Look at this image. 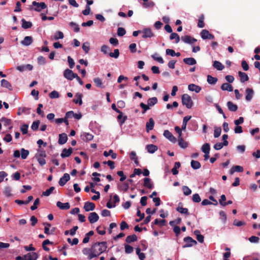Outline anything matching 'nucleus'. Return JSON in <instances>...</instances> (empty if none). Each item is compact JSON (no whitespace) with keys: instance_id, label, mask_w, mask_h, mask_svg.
Returning a JSON list of instances; mask_svg holds the SVG:
<instances>
[{"instance_id":"nucleus-1","label":"nucleus","mask_w":260,"mask_h":260,"mask_svg":"<svg viewBox=\"0 0 260 260\" xmlns=\"http://www.w3.org/2000/svg\"><path fill=\"white\" fill-rule=\"evenodd\" d=\"M92 250L98 256L101 253L104 252L107 248V244L106 242H96L92 245Z\"/></svg>"},{"instance_id":"nucleus-2","label":"nucleus","mask_w":260,"mask_h":260,"mask_svg":"<svg viewBox=\"0 0 260 260\" xmlns=\"http://www.w3.org/2000/svg\"><path fill=\"white\" fill-rule=\"evenodd\" d=\"M182 104L188 109H190L193 104L190 95L187 94H184L181 98Z\"/></svg>"},{"instance_id":"nucleus-3","label":"nucleus","mask_w":260,"mask_h":260,"mask_svg":"<svg viewBox=\"0 0 260 260\" xmlns=\"http://www.w3.org/2000/svg\"><path fill=\"white\" fill-rule=\"evenodd\" d=\"M82 253L84 255H87L89 259H91L92 258L96 257V255L94 254V252L92 250V246H91L90 248H83L82 250Z\"/></svg>"},{"instance_id":"nucleus-4","label":"nucleus","mask_w":260,"mask_h":260,"mask_svg":"<svg viewBox=\"0 0 260 260\" xmlns=\"http://www.w3.org/2000/svg\"><path fill=\"white\" fill-rule=\"evenodd\" d=\"M184 241L186 243L183 246V248L190 247L197 244V241L190 237L184 238Z\"/></svg>"},{"instance_id":"nucleus-5","label":"nucleus","mask_w":260,"mask_h":260,"mask_svg":"<svg viewBox=\"0 0 260 260\" xmlns=\"http://www.w3.org/2000/svg\"><path fill=\"white\" fill-rule=\"evenodd\" d=\"M63 76L68 80H72L75 77H77V74L74 73L72 70L67 69L64 70Z\"/></svg>"},{"instance_id":"nucleus-6","label":"nucleus","mask_w":260,"mask_h":260,"mask_svg":"<svg viewBox=\"0 0 260 260\" xmlns=\"http://www.w3.org/2000/svg\"><path fill=\"white\" fill-rule=\"evenodd\" d=\"M163 135L172 143H175L177 141L176 138L169 130L164 131Z\"/></svg>"},{"instance_id":"nucleus-7","label":"nucleus","mask_w":260,"mask_h":260,"mask_svg":"<svg viewBox=\"0 0 260 260\" xmlns=\"http://www.w3.org/2000/svg\"><path fill=\"white\" fill-rule=\"evenodd\" d=\"M142 37L144 39L150 38L154 37V34L152 30L149 28H146L143 29L142 31Z\"/></svg>"},{"instance_id":"nucleus-8","label":"nucleus","mask_w":260,"mask_h":260,"mask_svg":"<svg viewBox=\"0 0 260 260\" xmlns=\"http://www.w3.org/2000/svg\"><path fill=\"white\" fill-rule=\"evenodd\" d=\"M32 5L35 7L34 10L38 12H40L42 10L46 8V5L44 3H37L34 1L32 3Z\"/></svg>"},{"instance_id":"nucleus-9","label":"nucleus","mask_w":260,"mask_h":260,"mask_svg":"<svg viewBox=\"0 0 260 260\" xmlns=\"http://www.w3.org/2000/svg\"><path fill=\"white\" fill-rule=\"evenodd\" d=\"M16 69L20 72L26 71H31L33 69V66L30 64H23L16 67Z\"/></svg>"},{"instance_id":"nucleus-10","label":"nucleus","mask_w":260,"mask_h":260,"mask_svg":"<svg viewBox=\"0 0 260 260\" xmlns=\"http://www.w3.org/2000/svg\"><path fill=\"white\" fill-rule=\"evenodd\" d=\"M88 218L89 222L92 224L98 221L99 216L96 212H91L89 214Z\"/></svg>"},{"instance_id":"nucleus-11","label":"nucleus","mask_w":260,"mask_h":260,"mask_svg":"<svg viewBox=\"0 0 260 260\" xmlns=\"http://www.w3.org/2000/svg\"><path fill=\"white\" fill-rule=\"evenodd\" d=\"M245 100L248 102L250 101L254 95L253 90L252 88H247L245 90Z\"/></svg>"},{"instance_id":"nucleus-12","label":"nucleus","mask_w":260,"mask_h":260,"mask_svg":"<svg viewBox=\"0 0 260 260\" xmlns=\"http://www.w3.org/2000/svg\"><path fill=\"white\" fill-rule=\"evenodd\" d=\"M201 36L204 40L205 39H213L214 37L213 35L209 33V31L206 29H203L201 32Z\"/></svg>"},{"instance_id":"nucleus-13","label":"nucleus","mask_w":260,"mask_h":260,"mask_svg":"<svg viewBox=\"0 0 260 260\" xmlns=\"http://www.w3.org/2000/svg\"><path fill=\"white\" fill-rule=\"evenodd\" d=\"M33 42L32 37L31 36H26L24 37V39L21 41L20 43L21 45L27 46L32 44Z\"/></svg>"},{"instance_id":"nucleus-14","label":"nucleus","mask_w":260,"mask_h":260,"mask_svg":"<svg viewBox=\"0 0 260 260\" xmlns=\"http://www.w3.org/2000/svg\"><path fill=\"white\" fill-rule=\"evenodd\" d=\"M70 177L69 174L65 173L63 176L61 177L59 181V184L63 186H64L66 183L70 180Z\"/></svg>"},{"instance_id":"nucleus-15","label":"nucleus","mask_w":260,"mask_h":260,"mask_svg":"<svg viewBox=\"0 0 260 260\" xmlns=\"http://www.w3.org/2000/svg\"><path fill=\"white\" fill-rule=\"evenodd\" d=\"M38 254L36 252H30L23 256L24 260H36Z\"/></svg>"},{"instance_id":"nucleus-16","label":"nucleus","mask_w":260,"mask_h":260,"mask_svg":"<svg viewBox=\"0 0 260 260\" xmlns=\"http://www.w3.org/2000/svg\"><path fill=\"white\" fill-rule=\"evenodd\" d=\"M182 41L186 44H192L197 41V40L189 36H184L181 37Z\"/></svg>"},{"instance_id":"nucleus-17","label":"nucleus","mask_w":260,"mask_h":260,"mask_svg":"<svg viewBox=\"0 0 260 260\" xmlns=\"http://www.w3.org/2000/svg\"><path fill=\"white\" fill-rule=\"evenodd\" d=\"M95 207V204L89 202H85L84 206V209L87 212L94 210Z\"/></svg>"},{"instance_id":"nucleus-18","label":"nucleus","mask_w":260,"mask_h":260,"mask_svg":"<svg viewBox=\"0 0 260 260\" xmlns=\"http://www.w3.org/2000/svg\"><path fill=\"white\" fill-rule=\"evenodd\" d=\"M188 89L189 90L191 91H194L196 93H199L201 91L202 88L199 85H197L194 84H190L188 85Z\"/></svg>"},{"instance_id":"nucleus-19","label":"nucleus","mask_w":260,"mask_h":260,"mask_svg":"<svg viewBox=\"0 0 260 260\" xmlns=\"http://www.w3.org/2000/svg\"><path fill=\"white\" fill-rule=\"evenodd\" d=\"M154 124V120L152 118H149V121L146 124V130L147 132L148 133L150 131L153 129Z\"/></svg>"},{"instance_id":"nucleus-20","label":"nucleus","mask_w":260,"mask_h":260,"mask_svg":"<svg viewBox=\"0 0 260 260\" xmlns=\"http://www.w3.org/2000/svg\"><path fill=\"white\" fill-rule=\"evenodd\" d=\"M73 152V149L72 148H69V149L64 148L62 150V152L60 154V156L62 158H65L67 157H69L71 155Z\"/></svg>"},{"instance_id":"nucleus-21","label":"nucleus","mask_w":260,"mask_h":260,"mask_svg":"<svg viewBox=\"0 0 260 260\" xmlns=\"http://www.w3.org/2000/svg\"><path fill=\"white\" fill-rule=\"evenodd\" d=\"M82 139L84 141H89L93 139V136L88 133H83L81 135Z\"/></svg>"},{"instance_id":"nucleus-22","label":"nucleus","mask_w":260,"mask_h":260,"mask_svg":"<svg viewBox=\"0 0 260 260\" xmlns=\"http://www.w3.org/2000/svg\"><path fill=\"white\" fill-rule=\"evenodd\" d=\"M68 140V137L66 134L62 133L59 135L58 144L63 145L65 144Z\"/></svg>"},{"instance_id":"nucleus-23","label":"nucleus","mask_w":260,"mask_h":260,"mask_svg":"<svg viewBox=\"0 0 260 260\" xmlns=\"http://www.w3.org/2000/svg\"><path fill=\"white\" fill-rule=\"evenodd\" d=\"M56 206L61 210H68L70 208L69 203H63L59 201L57 202Z\"/></svg>"},{"instance_id":"nucleus-24","label":"nucleus","mask_w":260,"mask_h":260,"mask_svg":"<svg viewBox=\"0 0 260 260\" xmlns=\"http://www.w3.org/2000/svg\"><path fill=\"white\" fill-rule=\"evenodd\" d=\"M243 171V168L240 166H235L232 167L230 170V174L232 175L235 172H242Z\"/></svg>"},{"instance_id":"nucleus-25","label":"nucleus","mask_w":260,"mask_h":260,"mask_svg":"<svg viewBox=\"0 0 260 260\" xmlns=\"http://www.w3.org/2000/svg\"><path fill=\"white\" fill-rule=\"evenodd\" d=\"M183 62L190 66L194 65L197 63L196 60L192 57L185 58L183 59Z\"/></svg>"},{"instance_id":"nucleus-26","label":"nucleus","mask_w":260,"mask_h":260,"mask_svg":"<svg viewBox=\"0 0 260 260\" xmlns=\"http://www.w3.org/2000/svg\"><path fill=\"white\" fill-rule=\"evenodd\" d=\"M238 75L240 78V81L241 82L244 83L248 80V76L245 73L239 71L238 72Z\"/></svg>"},{"instance_id":"nucleus-27","label":"nucleus","mask_w":260,"mask_h":260,"mask_svg":"<svg viewBox=\"0 0 260 260\" xmlns=\"http://www.w3.org/2000/svg\"><path fill=\"white\" fill-rule=\"evenodd\" d=\"M64 37V35L62 32L60 31H56L54 35L51 37V40H57L58 39H62Z\"/></svg>"},{"instance_id":"nucleus-28","label":"nucleus","mask_w":260,"mask_h":260,"mask_svg":"<svg viewBox=\"0 0 260 260\" xmlns=\"http://www.w3.org/2000/svg\"><path fill=\"white\" fill-rule=\"evenodd\" d=\"M151 57L155 61H157L159 63H164V60L163 58L159 55V54L157 53H155L151 55Z\"/></svg>"},{"instance_id":"nucleus-29","label":"nucleus","mask_w":260,"mask_h":260,"mask_svg":"<svg viewBox=\"0 0 260 260\" xmlns=\"http://www.w3.org/2000/svg\"><path fill=\"white\" fill-rule=\"evenodd\" d=\"M178 145L181 148L185 149L187 147L188 143L185 141L182 138V137L178 138Z\"/></svg>"},{"instance_id":"nucleus-30","label":"nucleus","mask_w":260,"mask_h":260,"mask_svg":"<svg viewBox=\"0 0 260 260\" xmlns=\"http://www.w3.org/2000/svg\"><path fill=\"white\" fill-rule=\"evenodd\" d=\"M221 89L223 91H232L233 90L232 86L229 83H225L221 85Z\"/></svg>"},{"instance_id":"nucleus-31","label":"nucleus","mask_w":260,"mask_h":260,"mask_svg":"<svg viewBox=\"0 0 260 260\" xmlns=\"http://www.w3.org/2000/svg\"><path fill=\"white\" fill-rule=\"evenodd\" d=\"M82 94L80 93H77L75 95V99H74L73 102L75 104H79V105H81L82 104Z\"/></svg>"},{"instance_id":"nucleus-32","label":"nucleus","mask_w":260,"mask_h":260,"mask_svg":"<svg viewBox=\"0 0 260 260\" xmlns=\"http://www.w3.org/2000/svg\"><path fill=\"white\" fill-rule=\"evenodd\" d=\"M146 149L148 152L153 153L157 150V147L153 144H149L146 146Z\"/></svg>"},{"instance_id":"nucleus-33","label":"nucleus","mask_w":260,"mask_h":260,"mask_svg":"<svg viewBox=\"0 0 260 260\" xmlns=\"http://www.w3.org/2000/svg\"><path fill=\"white\" fill-rule=\"evenodd\" d=\"M144 186L149 189L153 188V185L151 182V180L149 178H145L144 179Z\"/></svg>"},{"instance_id":"nucleus-34","label":"nucleus","mask_w":260,"mask_h":260,"mask_svg":"<svg viewBox=\"0 0 260 260\" xmlns=\"http://www.w3.org/2000/svg\"><path fill=\"white\" fill-rule=\"evenodd\" d=\"M213 66L218 71H221L224 68V66L221 62L216 60L214 61Z\"/></svg>"},{"instance_id":"nucleus-35","label":"nucleus","mask_w":260,"mask_h":260,"mask_svg":"<svg viewBox=\"0 0 260 260\" xmlns=\"http://www.w3.org/2000/svg\"><path fill=\"white\" fill-rule=\"evenodd\" d=\"M1 86L2 87H5L9 90H12V86L9 82L5 79H3L1 81Z\"/></svg>"},{"instance_id":"nucleus-36","label":"nucleus","mask_w":260,"mask_h":260,"mask_svg":"<svg viewBox=\"0 0 260 260\" xmlns=\"http://www.w3.org/2000/svg\"><path fill=\"white\" fill-rule=\"evenodd\" d=\"M227 106L229 110L233 112L237 111L238 109L237 106L230 101L227 103Z\"/></svg>"},{"instance_id":"nucleus-37","label":"nucleus","mask_w":260,"mask_h":260,"mask_svg":"<svg viewBox=\"0 0 260 260\" xmlns=\"http://www.w3.org/2000/svg\"><path fill=\"white\" fill-rule=\"evenodd\" d=\"M22 27L24 29L30 28L32 26V23L29 21H26L24 19L21 20Z\"/></svg>"},{"instance_id":"nucleus-38","label":"nucleus","mask_w":260,"mask_h":260,"mask_svg":"<svg viewBox=\"0 0 260 260\" xmlns=\"http://www.w3.org/2000/svg\"><path fill=\"white\" fill-rule=\"evenodd\" d=\"M191 116H186L183 118L182 125L181 127L182 130H185L187 122L191 119Z\"/></svg>"},{"instance_id":"nucleus-39","label":"nucleus","mask_w":260,"mask_h":260,"mask_svg":"<svg viewBox=\"0 0 260 260\" xmlns=\"http://www.w3.org/2000/svg\"><path fill=\"white\" fill-rule=\"evenodd\" d=\"M157 103V99L156 97L149 98L147 101V104L149 107L153 106Z\"/></svg>"},{"instance_id":"nucleus-40","label":"nucleus","mask_w":260,"mask_h":260,"mask_svg":"<svg viewBox=\"0 0 260 260\" xmlns=\"http://www.w3.org/2000/svg\"><path fill=\"white\" fill-rule=\"evenodd\" d=\"M210 150V146L209 144H208V143L204 144L201 148V150L204 153H209Z\"/></svg>"},{"instance_id":"nucleus-41","label":"nucleus","mask_w":260,"mask_h":260,"mask_svg":"<svg viewBox=\"0 0 260 260\" xmlns=\"http://www.w3.org/2000/svg\"><path fill=\"white\" fill-rule=\"evenodd\" d=\"M104 155L106 157L111 155L112 159H115L117 157V154L114 153L112 150H110L108 152L104 151Z\"/></svg>"},{"instance_id":"nucleus-42","label":"nucleus","mask_w":260,"mask_h":260,"mask_svg":"<svg viewBox=\"0 0 260 260\" xmlns=\"http://www.w3.org/2000/svg\"><path fill=\"white\" fill-rule=\"evenodd\" d=\"M46 156V152L43 150L38 149L37 153L35 155V158L45 157Z\"/></svg>"},{"instance_id":"nucleus-43","label":"nucleus","mask_w":260,"mask_h":260,"mask_svg":"<svg viewBox=\"0 0 260 260\" xmlns=\"http://www.w3.org/2000/svg\"><path fill=\"white\" fill-rule=\"evenodd\" d=\"M21 157L22 159H26L29 154V152L27 150H25L24 148H21L20 150Z\"/></svg>"},{"instance_id":"nucleus-44","label":"nucleus","mask_w":260,"mask_h":260,"mask_svg":"<svg viewBox=\"0 0 260 260\" xmlns=\"http://www.w3.org/2000/svg\"><path fill=\"white\" fill-rule=\"evenodd\" d=\"M214 137L215 138H218L221 133V128L220 127L215 126L214 127Z\"/></svg>"},{"instance_id":"nucleus-45","label":"nucleus","mask_w":260,"mask_h":260,"mask_svg":"<svg viewBox=\"0 0 260 260\" xmlns=\"http://www.w3.org/2000/svg\"><path fill=\"white\" fill-rule=\"evenodd\" d=\"M129 157L132 160H134L135 163L138 165L139 162L137 157L136 153L135 151H132L129 154Z\"/></svg>"},{"instance_id":"nucleus-46","label":"nucleus","mask_w":260,"mask_h":260,"mask_svg":"<svg viewBox=\"0 0 260 260\" xmlns=\"http://www.w3.org/2000/svg\"><path fill=\"white\" fill-rule=\"evenodd\" d=\"M217 81V79L215 77H213L211 75H208L207 76V82L210 84H215Z\"/></svg>"},{"instance_id":"nucleus-47","label":"nucleus","mask_w":260,"mask_h":260,"mask_svg":"<svg viewBox=\"0 0 260 260\" xmlns=\"http://www.w3.org/2000/svg\"><path fill=\"white\" fill-rule=\"evenodd\" d=\"M191 167L193 169H198L201 168V165L198 161L192 160L191 161Z\"/></svg>"},{"instance_id":"nucleus-48","label":"nucleus","mask_w":260,"mask_h":260,"mask_svg":"<svg viewBox=\"0 0 260 260\" xmlns=\"http://www.w3.org/2000/svg\"><path fill=\"white\" fill-rule=\"evenodd\" d=\"M180 163L179 162H176L174 165V168L172 170V172L173 175H177L178 173L177 169L180 167Z\"/></svg>"},{"instance_id":"nucleus-49","label":"nucleus","mask_w":260,"mask_h":260,"mask_svg":"<svg viewBox=\"0 0 260 260\" xmlns=\"http://www.w3.org/2000/svg\"><path fill=\"white\" fill-rule=\"evenodd\" d=\"M137 240V237L135 235H133L131 236H128L126 237V242L127 243H131L132 242H135Z\"/></svg>"},{"instance_id":"nucleus-50","label":"nucleus","mask_w":260,"mask_h":260,"mask_svg":"<svg viewBox=\"0 0 260 260\" xmlns=\"http://www.w3.org/2000/svg\"><path fill=\"white\" fill-rule=\"evenodd\" d=\"M170 39L171 40L175 39L176 43H178L180 41L179 36L175 32L171 33Z\"/></svg>"},{"instance_id":"nucleus-51","label":"nucleus","mask_w":260,"mask_h":260,"mask_svg":"<svg viewBox=\"0 0 260 260\" xmlns=\"http://www.w3.org/2000/svg\"><path fill=\"white\" fill-rule=\"evenodd\" d=\"M93 82L95 84L96 86L98 87L103 88L102 81L100 78H95L93 79Z\"/></svg>"},{"instance_id":"nucleus-52","label":"nucleus","mask_w":260,"mask_h":260,"mask_svg":"<svg viewBox=\"0 0 260 260\" xmlns=\"http://www.w3.org/2000/svg\"><path fill=\"white\" fill-rule=\"evenodd\" d=\"M43 225L45 226L44 227V233L47 235H50V230L51 228V224L49 223L45 222L43 223Z\"/></svg>"},{"instance_id":"nucleus-53","label":"nucleus","mask_w":260,"mask_h":260,"mask_svg":"<svg viewBox=\"0 0 260 260\" xmlns=\"http://www.w3.org/2000/svg\"><path fill=\"white\" fill-rule=\"evenodd\" d=\"M82 49L84 50V51L87 53L89 52V51L90 50V46L89 43L88 42H84L82 45Z\"/></svg>"},{"instance_id":"nucleus-54","label":"nucleus","mask_w":260,"mask_h":260,"mask_svg":"<svg viewBox=\"0 0 260 260\" xmlns=\"http://www.w3.org/2000/svg\"><path fill=\"white\" fill-rule=\"evenodd\" d=\"M182 190L185 196H189L191 193V189L187 186H183Z\"/></svg>"},{"instance_id":"nucleus-55","label":"nucleus","mask_w":260,"mask_h":260,"mask_svg":"<svg viewBox=\"0 0 260 260\" xmlns=\"http://www.w3.org/2000/svg\"><path fill=\"white\" fill-rule=\"evenodd\" d=\"M176 210L181 214H188V209L186 208H183L182 206H178Z\"/></svg>"},{"instance_id":"nucleus-56","label":"nucleus","mask_w":260,"mask_h":260,"mask_svg":"<svg viewBox=\"0 0 260 260\" xmlns=\"http://www.w3.org/2000/svg\"><path fill=\"white\" fill-rule=\"evenodd\" d=\"M1 121L4 123L5 126L10 125L11 124V120L5 117L2 118Z\"/></svg>"},{"instance_id":"nucleus-57","label":"nucleus","mask_w":260,"mask_h":260,"mask_svg":"<svg viewBox=\"0 0 260 260\" xmlns=\"http://www.w3.org/2000/svg\"><path fill=\"white\" fill-rule=\"evenodd\" d=\"M119 55V51L118 49H115L114 50V52H111L109 53V56L114 58H117Z\"/></svg>"},{"instance_id":"nucleus-58","label":"nucleus","mask_w":260,"mask_h":260,"mask_svg":"<svg viewBox=\"0 0 260 260\" xmlns=\"http://www.w3.org/2000/svg\"><path fill=\"white\" fill-rule=\"evenodd\" d=\"M119 113L120 114L117 116V118L118 120H120L119 123L121 125L122 124H123L124 123L125 121L126 120V116L123 117L122 113L121 111H120V113Z\"/></svg>"},{"instance_id":"nucleus-59","label":"nucleus","mask_w":260,"mask_h":260,"mask_svg":"<svg viewBox=\"0 0 260 260\" xmlns=\"http://www.w3.org/2000/svg\"><path fill=\"white\" fill-rule=\"evenodd\" d=\"M154 224H157L160 226H163L165 225L166 223V220L164 219H156L154 220Z\"/></svg>"},{"instance_id":"nucleus-60","label":"nucleus","mask_w":260,"mask_h":260,"mask_svg":"<svg viewBox=\"0 0 260 260\" xmlns=\"http://www.w3.org/2000/svg\"><path fill=\"white\" fill-rule=\"evenodd\" d=\"M129 188V185L127 183H124L123 184L119 185V189L121 191H126Z\"/></svg>"},{"instance_id":"nucleus-61","label":"nucleus","mask_w":260,"mask_h":260,"mask_svg":"<svg viewBox=\"0 0 260 260\" xmlns=\"http://www.w3.org/2000/svg\"><path fill=\"white\" fill-rule=\"evenodd\" d=\"M49 97L51 99H57L59 97V94L57 91L53 90L49 93Z\"/></svg>"},{"instance_id":"nucleus-62","label":"nucleus","mask_w":260,"mask_h":260,"mask_svg":"<svg viewBox=\"0 0 260 260\" xmlns=\"http://www.w3.org/2000/svg\"><path fill=\"white\" fill-rule=\"evenodd\" d=\"M4 193L6 197H10L11 196V189L10 187L7 186L5 188Z\"/></svg>"},{"instance_id":"nucleus-63","label":"nucleus","mask_w":260,"mask_h":260,"mask_svg":"<svg viewBox=\"0 0 260 260\" xmlns=\"http://www.w3.org/2000/svg\"><path fill=\"white\" fill-rule=\"evenodd\" d=\"M124 248L125 252L127 254L131 253L134 250L133 247L129 245H125Z\"/></svg>"},{"instance_id":"nucleus-64","label":"nucleus","mask_w":260,"mask_h":260,"mask_svg":"<svg viewBox=\"0 0 260 260\" xmlns=\"http://www.w3.org/2000/svg\"><path fill=\"white\" fill-rule=\"evenodd\" d=\"M40 124V121L37 120L33 122L31 128L34 131H36L38 129Z\"/></svg>"}]
</instances>
